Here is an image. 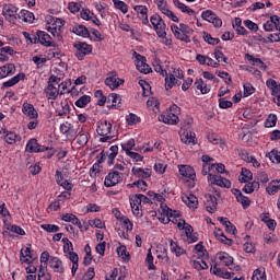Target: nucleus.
<instances>
[{
	"label": "nucleus",
	"mask_w": 280,
	"mask_h": 280,
	"mask_svg": "<svg viewBox=\"0 0 280 280\" xmlns=\"http://www.w3.org/2000/svg\"><path fill=\"white\" fill-rule=\"evenodd\" d=\"M110 130H113V124L108 122V120L101 121L96 128L97 135H100L101 143H110V141H117V137L108 136L110 135Z\"/></svg>",
	"instance_id": "obj_1"
},
{
	"label": "nucleus",
	"mask_w": 280,
	"mask_h": 280,
	"mask_svg": "<svg viewBox=\"0 0 280 280\" xmlns=\"http://www.w3.org/2000/svg\"><path fill=\"white\" fill-rule=\"evenodd\" d=\"M26 152H38V140L31 139L26 144Z\"/></svg>",
	"instance_id": "obj_44"
},
{
	"label": "nucleus",
	"mask_w": 280,
	"mask_h": 280,
	"mask_svg": "<svg viewBox=\"0 0 280 280\" xmlns=\"http://www.w3.org/2000/svg\"><path fill=\"white\" fill-rule=\"evenodd\" d=\"M153 69L154 71H156V73H160V75H162L163 78H165V89L166 91H170V89H173L174 84H176L178 82V80H176V77L174 74H170L167 77V70L163 69V66H161V60L155 59L153 61Z\"/></svg>",
	"instance_id": "obj_2"
},
{
	"label": "nucleus",
	"mask_w": 280,
	"mask_h": 280,
	"mask_svg": "<svg viewBox=\"0 0 280 280\" xmlns=\"http://www.w3.org/2000/svg\"><path fill=\"white\" fill-rule=\"evenodd\" d=\"M171 30H172L175 38H177L178 40H183L184 43H191V38L189 37V35H186V34H184L183 31L178 30L177 25L171 26Z\"/></svg>",
	"instance_id": "obj_23"
},
{
	"label": "nucleus",
	"mask_w": 280,
	"mask_h": 280,
	"mask_svg": "<svg viewBox=\"0 0 280 280\" xmlns=\"http://www.w3.org/2000/svg\"><path fill=\"white\" fill-rule=\"evenodd\" d=\"M161 209L162 213L158 219L160 220V222H162V224H170V214L167 213L165 206H161Z\"/></svg>",
	"instance_id": "obj_45"
},
{
	"label": "nucleus",
	"mask_w": 280,
	"mask_h": 280,
	"mask_svg": "<svg viewBox=\"0 0 280 280\" xmlns=\"http://www.w3.org/2000/svg\"><path fill=\"white\" fill-rule=\"evenodd\" d=\"M233 106V102L225 101L224 98H219V108H231Z\"/></svg>",
	"instance_id": "obj_63"
},
{
	"label": "nucleus",
	"mask_w": 280,
	"mask_h": 280,
	"mask_svg": "<svg viewBox=\"0 0 280 280\" xmlns=\"http://www.w3.org/2000/svg\"><path fill=\"white\" fill-rule=\"evenodd\" d=\"M236 200L242 205L243 209H248L250 207V199L246 196L240 195Z\"/></svg>",
	"instance_id": "obj_53"
},
{
	"label": "nucleus",
	"mask_w": 280,
	"mask_h": 280,
	"mask_svg": "<svg viewBox=\"0 0 280 280\" xmlns=\"http://www.w3.org/2000/svg\"><path fill=\"white\" fill-rule=\"evenodd\" d=\"M244 25L247 26V28L252 32H257L259 30V26L250 20L244 21Z\"/></svg>",
	"instance_id": "obj_62"
},
{
	"label": "nucleus",
	"mask_w": 280,
	"mask_h": 280,
	"mask_svg": "<svg viewBox=\"0 0 280 280\" xmlns=\"http://www.w3.org/2000/svg\"><path fill=\"white\" fill-rule=\"evenodd\" d=\"M133 10H135V12H137V14H140L142 25H148V23H150V20H148V7H145V5H136L133 8Z\"/></svg>",
	"instance_id": "obj_20"
},
{
	"label": "nucleus",
	"mask_w": 280,
	"mask_h": 280,
	"mask_svg": "<svg viewBox=\"0 0 280 280\" xmlns=\"http://www.w3.org/2000/svg\"><path fill=\"white\" fill-rule=\"evenodd\" d=\"M114 1V5L117 10H120V12H122V14H126L128 12V4H126V2L121 1V0H113Z\"/></svg>",
	"instance_id": "obj_46"
},
{
	"label": "nucleus",
	"mask_w": 280,
	"mask_h": 280,
	"mask_svg": "<svg viewBox=\"0 0 280 280\" xmlns=\"http://www.w3.org/2000/svg\"><path fill=\"white\" fill-rule=\"evenodd\" d=\"M49 268H52L54 272H58L59 275L65 272V265H62V260L56 256L50 257Z\"/></svg>",
	"instance_id": "obj_15"
},
{
	"label": "nucleus",
	"mask_w": 280,
	"mask_h": 280,
	"mask_svg": "<svg viewBox=\"0 0 280 280\" xmlns=\"http://www.w3.org/2000/svg\"><path fill=\"white\" fill-rule=\"evenodd\" d=\"M31 259H34V256L32 255V244H28V247H26L24 250L21 249L20 261H22V264H32Z\"/></svg>",
	"instance_id": "obj_22"
},
{
	"label": "nucleus",
	"mask_w": 280,
	"mask_h": 280,
	"mask_svg": "<svg viewBox=\"0 0 280 280\" xmlns=\"http://www.w3.org/2000/svg\"><path fill=\"white\" fill-rule=\"evenodd\" d=\"M22 112L26 117H30V119H37L38 118V112H36V108H34V105L30 103H24Z\"/></svg>",
	"instance_id": "obj_19"
},
{
	"label": "nucleus",
	"mask_w": 280,
	"mask_h": 280,
	"mask_svg": "<svg viewBox=\"0 0 280 280\" xmlns=\"http://www.w3.org/2000/svg\"><path fill=\"white\" fill-rule=\"evenodd\" d=\"M220 261H223L224 266H232L233 257H231L228 253H220L219 254Z\"/></svg>",
	"instance_id": "obj_43"
},
{
	"label": "nucleus",
	"mask_w": 280,
	"mask_h": 280,
	"mask_svg": "<svg viewBox=\"0 0 280 280\" xmlns=\"http://www.w3.org/2000/svg\"><path fill=\"white\" fill-rule=\"evenodd\" d=\"M182 200L189 209H198V197L194 194H183Z\"/></svg>",
	"instance_id": "obj_13"
},
{
	"label": "nucleus",
	"mask_w": 280,
	"mask_h": 280,
	"mask_svg": "<svg viewBox=\"0 0 280 280\" xmlns=\"http://www.w3.org/2000/svg\"><path fill=\"white\" fill-rule=\"evenodd\" d=\"M132 148H135V139H129L127 142L121 143V149L126 151V154H130L132 151Z\"/></svg>",
	"instance_id": "obj_48"
},
{
	"label": "nucleus",
	"mask_w": 280,
	"mask_h": 280,
	"mask_svg": "<svg viewBox=\"0 0 280 280\" xmlns=\"http://www.w3.org/2000/svg\"><path fill=\"white\" fill-rule=\"evenodd\" d=\"M130 206L136 218H141L143 215V211L141 210V199L137 195L130 199Z\"/></svg>",
	"instance_id": "obj_12"
},
{
	"label": "nucleus",
	"mask_w": 280,
	"mask_h": 280,
	"mask_svg": "<svg viewBox=\"0 0 280 280\" xmlns=\"http://www.w3.org/2000/svg\"><path fill=\"white\" fill-rule=\"evenodd\" d=\"M137 63L136 67L140 73H150L152 71V68L147 62L145 57L141 56L140 54L135 52Z\"/></svg>",
	"instance_id": "obj_10"
},
{
	"label": "nucleus",
	"mask_w": 280,
	"mask_h": 280,
	"mask_svg": "<svg viewBox=\"0 0 280 280\" xmlns=\"http://www.w3.org/2000/svg\"><path fill=\"white\" fill-rule=\"evenodd\" d=\"M150 23L152 24L153 30L155 31L159 38H165V36H167V25L165 24V21H163V18H161V15L156 13L153 14L150 18Z\"/></svg>",
	"instance_id": "obj_3"
},
{
	"label": "nucleus",
	"mask_w": 280,
	"mask_h": 280,
	"mask_svg": "<svg viewBox=\"0 0 280 280\" xmlns=\"http://www.w3.org/2000/svg\"><path fill=\"white\" fill-rule=\"evenodd\" d=\"M77 142L81 147L86 145V143H89V136H86V133H79Z\"/></svg>",
	"instance_id": "obj_56"
},
{
	"label": "nucleus",
	"mask_w": 280,
	"mask_h": 280,
	"mask_svg": "<svg viewBox=\"0 0 280 280\" xmlns=\"http://www.w3.org/2000/svg\"><path fill=\"white\" fill-rule=\"evenodd\" d=\"M205 207L208 213H215L218 210V198L213 195H206Z\"/></svg>",
	"instance_id": "obj_11"
},
{
	"label": "nucleus",
	"mask_w": 280,
	"mask_h": 280,
	"mask_svg": "<svg viewBox=\"0 0 280 280\" xmlns=\"http://www.w3.org/2000/svg\"><path fill=\"white\" fill-rule=\"evenodd\" d=\"M44 47H56V43L51 40V35L44 31H37V44Z\"/></svg>",
	"instance_id": "obj_9"
},
{
	"label": "nucleus",
	"mask_w": 280,
	"mask_h": 280,
	"mask_svg": "<svg viewBox=\"0 0 280 280\" xmlns=\"http://www.w3.org/2000/svg\"><path fill=\"white\" fill-rule=\"evenodd\" d=\"M208 180L211 185H218V187H224L225 189H231V180L224 178L220 175L208 174Z\"/></svg>",
	"instance_id": "obj_6"
},
{
	"label": "nucleus",
	"mask_w": 280,
	"mask_h": 280,
	"mask_svg": "<svg viewBox=\"0 0 280 280\" xmlns=\"http://www.w3.org/2000/svg\"><path fill=\"white\" fill-rule=\"evenodd\" d=\"M46 95L48 97V100H56V97H58V88H56V85L54 84H48L47 89L45 90Z\"/></svg>",
	"instance_id": "obj_35"
},
{
	"label": "nucleus",
	"mask_w": 280,
	"mask_h": 280,
	"mask_svg": "<svg viewBox=\"0 0 280 280\" xmlns=\"http://www.w3.org/2000/svg\"><path fill=\"white\" fill-rule=\"evenodd\" d=\"M25 78V73H19L15 77L11 78L9 81L2 83V89H10V86H14L19 84L20 80Z\"/></svg>",
	"instance_id": "obj_27"
},
{
	"label": "nucleus",
	"mask_w": 280,
	"mask_h": 280,
	"mask_svg": "<svg viewBox=\"0 0 280 280\" xmlns=\"http://www.w3.org/2000/svg\"><path fill=\"white\" fill-rule=\"evenodd\" d=\"M198 91H200L202 93V95H206V93H209V91H211V89H209L207 86V84L205 83V81L202 79H199L198 81L195 82Z\"/></svg>",
	"instance_id": "obj_42"
},
{
	"label": "nucleus",
	"mask_w": 280,
	"mask_h": 280,
	"mask_svg": "<svg viewBox=\"0 0 280 280\" xmlns=\"http://www.w3.org/2000/svg\"><path fill=\"white\" fill-rule=\"evenodd\" d=\"M277 126V115L270 114L265 121V128H275Z\"/></svg>",
	"instance_id": "obj_47"
},
{
	"label": "nucleus",
	"mask_w": 280,
	"mask_h": 280,
	"mask_svg": "<svg viewBox=\"0 0 280 280\" xmlns=\"http://www.w3.org/2000/svg\"><path fill=\"white\" fill-rule=\"evenodd\" d=\"M72 32L73 34H77V36H82V38H89L91 36L89 28H86L84 25L74 26Z\"/></svg>",
	"instance_id": "obj_28"
},
{
	"label": "nucleus",
	"mask_w": 280,
	"mask_h": 280,
	"mask_svg": "<svg viewBox=\"0 0 280 280\" xmlns=\"http://www.w3.org/2000/svg\"><path fill=\"white\" fill-rule=\"evenodd\" d=\"M91 102V96L83 95L74 104L78 108H84Z\"/></svg>",
	"instance_id": "obj_41"
},
{
	"label": "nucleus",
	"mask_w": 280,
	"mask_h": 280,
	"mask_svg": "<svg viewBox=\"0 0 280 280\" xmlns=\"http://www.w3.org/2000/svg\"><path fill=\"white\" fill-rule=\"evenodd\" d=\"M180 139L186 145H196V133L191 131H183Z\"/></svg>",
	"instance_id": "obj_21"
},
{
	"label": "nucleus",
	"mask_w": 280,
	"mask_h": 280,
	"mask_svg": "<svg viewBox=\"0 0 280 280\" xmlns=\"http://www.w3.org/2000/svg\"><path fill=\"white\" fill-rule=\"evenodd\" d=\"M42 229L47 231V233H58V231H60V228L55 224H43Z\"/></svg>",
	"instance_id": "obj_55"
},
{
	"label": "nucleus",
	"mask_w": 280,
	"mask_h": 280,
	"mask_svg": "<svg viewBox=\"0 0 280 280\" xmlns=\"http://www.w3.org/2000/svg\"><path fill=\"white\" fill-rule=\"evenodd\" d=\"M131 172L135 176H137V178H150V176H152V170L150 168L133 167Z\"/></svg>",
	"instance_id": "obj_25"
},
{
	"label": "nucleus",
	"mask_w": 280,
	"mask_h": 280,
	"mask_svg": "<svg viewBox=\"0 0 280 280\" xmlns=\"http://www.w3.org/2000/svg\"><path fill=\"white\" fill-rule=\"evenodd\" d=\"M214 235L217 240L221 242V244H225L226 246L233 245V240L226 237V235L223 234L222 230L214 231Z\"/></svg>",
	"instance_id": "obj_32"
},
{
	"label": "nucleus",
	"mask_w": 280,
	"mask_h": 280,
	"mask_svg": "<svg viewBox=\"0 0 280 280\" xmlns=\"http://www.w3.org/2000/svg\"><path fill=\"white\" fill-rule=\"evenodd\" d=\"M62 27H65V20L59 18H52L51 23H48L46 30L50 32L52 36H56V34H58V32H60Z\"/></svg>",
	"instance_id": "obj_8"
},
{
	"label": "nucleus",
	"mask_w": 280,
	"mask_h": 280,
	"mask_svg": "<svg viewBox=\"0 0 280 280\" xmlns=\"http://www.w3.org/2000/svg\"><path fill=\"white\" fill-rule=\"evenodd\" d=\"M203 40L208 43V45H218L220 43V38H214L209 33H203Z\"/></svg>",
	"instance_id": "obj_52"
},
{
	"label": "nucleus",
	"mask_w": 280,
	"mask_h": 280,
	"mask_svg": "<svg viewBox=\"0 0 280 280\" xmlns=\"http://www.w3.org/2000/svg\"><path fill=\"white\" fill-rule=\"evenodd\" d=\"M210 272L217 277H221L222 279H231V272L224 268H219L218 265L211 267Z\"/></svg>",
	"instance_id": "obj_24"
},
{
	"label": "nucleus",
	"mask_w": 280,
	"mask_h": 280,
	"mask_svg": "<svg viewBox=\"0 0 280 280\" xmlns=\"http://www.w3.org/2000/svg\"><path fill=\"white\" fill-rule=\"evenodd\" d=\"M267 156L271 163H280V152H278L277 150L273 149L267 154Z\"/></svg>",
	"instance_id": "obj_51"
},
{
	"label": "nucleus",
	"mask_w": 280,
	"mask_h": 280,
	"mask_svg": "<svg viewBox=\"0 0 280 280\" xmlns=\"http://www.w3.org/2000/svg\"><path fill=\"white\" fill-rule=\"evenodd\" d=\"M122 83H124V80L117 79L116 77H108L105 80L106 86H109V89H113V90L121 86Z\"/></svg>",
	"instance_id": "obj_29"
},
{
	"label": "nucleus",
	"mask_w": 280,
	"mask_h": 280,
	"mask_svg": "<svg viewBox=\"0 0 280 280\" xmlns=\"http://www.w3.org/2000/svg\"><path fill=\"white\" fill-rule=\"evenodd\" d=\"M19 19H22L24 23H34V13L27 11V10H22L19 14Z\"/></svg>",
	"instance_id": "obj_36"
},
{
	"label": "nucleus",
	"mask_w": 280,
	"mask_h": 280,
	"mask_svg": "<svg viewBox=\"0 0 280 280\" xmlns=\"http://www.w3.org/2000/svg\"><path fill=\"white\" fill-rule=\"evenodd\" d=\"M117 255L121 257L122 261H130V253L125 245H121L117 248Z\"/></svg>",
	"instance_id": "obj_37"
},
{
	"label": "nucleus",
	"mask_w": 280,
	"mask_h": 280,
	"mask_svg": "<svg viewBox=\"0 0 280 280\" xmlns=\"http://www.w3.org/2000/svg\"><path fill=\"white\" fill-rule=\"evenodd\" d=\"M217 15L218 14H215L213 11L207 10L201 13V19H203V21H208V23H212L213 18Z\"/></svg>",
	"instance_id": "obj_49"
},
{
	"label": "nucleus",
	"mask_w": 280,
	"mask_h": 280,
	"mask_svg": "<svg viewBox=\"0 0 280 280\" xmlns=\"http://www.w3.org/2000/svg\"><path fill=\"white\" fill-rule=\"evenodd\" d=\"M3 139L9 145H12L16 143V141H21V136L12 132V131H7V133L3 136Z\"/></svg>",
	"instance_id": "obj_30"
},
{
	"label": "nucleus",
	"mask_w": 280,
	"mask_h": 280,
	"mask_svg": "<svg viewBox=\"0 0 280 280\" xmlns=\"http://www.w3.org/2000/svg\"><path fill=\"white\" fill-rule=\"evenodd\" d=\"M266 84L272 91L271 95H280V84L273 79H268Z\"/></svg>",
	"instance_id": "obj_34"
},
{
	"label": "nucleus",
	"mask_w": 280,
	"mask_h": 280,
	"mask_svg": "<svg viewBox=\"0 0 280 280\" xmlns=\"http://www.w3.org/2000/svg\"><path fill=\"white\" fill-rule=\"evenodd\" d=\"M11 233H16V235H25V230L18 225H10L7 228Z\"/></svg>",
	"instance_id": "obj_57"
},
{
	"label": "nucleus",
	"mask_w": 280,
	"mask_h": 280,
	"mask_svg": "<svg viewBox=\"0 0 280 280\" xmlns=\"http://www.w3.org/2000/svg\"><path fill=\"white\" fill-rule=\"evenodd\" d=\"M61 220L63 222H71L72 224H74V226H78L82 233H84V230L82 229V222L75 217V214L66 213L61 217Z\"/></svg>",
	"instance_id": "obj_18"
},
{
	"label": "nucleus",
	"mask_w": 280,
	"mask_h": 280,
	"mask_svg": "<svg viewBox=\"0 0 280 280\" xmlns=\"http://www.w3.org/2000/svg\"><path fill=\"white\" fill-rule=\"evenodd\" d=\"M240 183H248V180H253V172L247 168H242L241 177H238Z\"/></svg>",
	"instance_id": "obj_39"
},
{
	"label": "nucleus",
	"mask_w": 280,
	"mask_h": 280,
	"mask_svg": "<svg viewBox=\"0 0 280 280\" xmlns=\"http://www.w3.org/2000/svg\"><path fill=\"white\" fill-rule=\"evenodd\" d=\"M180 176H184L185 178H189V180H196V171L194 167L189 165H179L178 166Z\"/></svg>",
	"instance_id": "obj_14"
},
{
	"label": "nucleus",
	"mask_w": 280,
	"mask_h": 280,
	"mask_svg": "<svg viewBox=\"0 0 280 280\" xmlns=\"http://www.w3.org/2000/svg\"><path fill=\"white\" fill-rule=\"evenodd\" d=\"M171 252L176 255V257H180V255H185L186 250L178 246V243L174 242V240H170Z\"/></svg>",
	"instance_id": "obj_33"
},
{
	"label": "nucleus",
	"mask_w": 280,
	"mask_h": 280,
	"mask_svg": "<svg viewBox=\"0 0 280 280\" xmlns=\"http://www.w3.org/2000/svg\"><path fill=\"white\" fill-rule=\"evenodd\" d=\"M255 93V89L253 84L250 83H245L244 84V97H248L249 95H253Z\"/></svg>",
	"instance_id": "obj_59"
},
{
	"label": "nucleus",
	"mask_w": 280,
	"mask_h": 280,
	"mask_svg": "<svg viewBox=\"0 0 280 280\" xmlns=\"http://www.w3.org/2000/svg\"><path fill=\"white\" fill-rule=\"evenodd\" d=\"M145 261L149 264V270H156V266H154V256H152V249L148 250Z\"/></svg>",
	"instance_id": "obj_50"
},
{
	"label": "nucleus",
	"mask_w": 280,
	"mask_h": 280,
	"mask_svg": "<svg viewBox=\"0 0 280 280\" xmlns=\"http://www.w3.org/2000/svg\"><path fill=\"white\" fill-rule=\"evenodd\" d=\"M214 57H215V60H218V62H229V58H226L224 56V52L220 51V50H217L214 51Z\"/></svg>",
	"instance_id": "obj_61"
},
{
	"label": "nucleus",
	"mask_w": 280,
	"mask_h": 280,
	"mask_svg": "<svg viewBox=\"0 0 280 280\" xmlns=\"http://www.w3.org/2000/svg\"><path fill=\"white\" fill-rule=\"evenodd\" d=\"M160 121L168 126H176V124H178V116L171 109L168 113L160 116Z\"/></svg>",
	"instance_id": "obj_16"
},
{
	"label": "nucleus",
	"mask_w": 280,
	"mask_h": 280,
	"mask_svg": "<svg viewBox=\"0 0 280 280\" xmlns=\"http://www.w3.org/2000/svg\"><path fill=\"white\" fill-rule=\"evenodd\" d=\"M51 257L49 255V252H43L40 255V264H44L45 268H47V262H49L51 260Z\"/></svg>",
	"instance_id": "obj_60"
},
{
	"label": "nucleus",
	"mask_w": 280,
	"mask_h": 280,
	"mask_svg": "<svg viewBox=\"0 0 280 280\" xmlns=\"http://www.w3.org/2000/svg\"><path fill=\"white\" fill-rule=\"evenodd\" d=\"M245 58L249 60V62H255L256 65H258L259 69H262L264 71L268 69V66H266V63H264V61L260 58H255L253 57V55L249 54H246Z\"/></svg>",
	"instance_id": "obj_38"
},
{
	"label": "nucleus",
	"mask_w": 280,
	"mask_h": 280,
	"mask_svg": "<svg viewBox=\"0 0 280 280\" xmlns=\"http://www.w3.org/2000/svg\"><path fill=\"white\" fill-rule=\"evenodd\" d=\"M22 35L26 40H28L32 45H38V32L36 33H27L22 32Z\"/></svg>",
	"instance_id": "obj_40"
},
{
	"label": "nucleus",
	"mask_w": 280,
	"mask_h": 280,
	"mask_svg": "<svg viewBox=\"0 0 280 280\" xmlns=\"http://www.w3.org/2000/svg\"><path fill=\"white\" fill-rule=\"evenodd\" d=\"M14 73H16V66H14V63H7L0 67V80L9 75H14Z\"/></svg>",
	"instance_id": "obj_17"
},
{
	"label": "nucleus",
	"mask_w": 280,
	"mask_h": 280,
	"mask_svg": "<svg viewBox=\"0 0 280 280\" xmlns=\"http://www.w3.org/2000/svg\"><path fill=\"white\" fill-rule=\"evenodd\" d=\"M124 180V177H121V174L117 171H112L108 173V175L105 177L104 185L105 187H115V185H119Z\"/></svg>",
	"instance_id": "obj_7"
},
{
	"label": "nucleus",
	"mask_w": 280,
	"mask_h": 280,
	"mask_svg": "<svg viewBox=\"0 0 280 280\" xmlns=\"http://www.w3.org/2000/svg\"><path fill=\"white\" fill-rule=\"evenodd\" d=\"M268 191H271V194H277V191H280V182H272V184L268 187Z\"/></svg>",
	"instance_id": "obj_64"
},
{
	"label": "nucleus",
	"mask_w": 280,
	"mask_h": 280,
	"mask_svg": "<svg viewBox=\"0 0 280 280\" xmlns=\"http://www.w3.org/2000/svg\"><path fill=\"white\" fill-rule=\"evenodd\" d=\"M173 3L175 5V8H178V10H180L182 12H184L186 14H189V15L196 14V11H194V9H190L185 3L180 2V0H173Z\"/></svg>",
	"instance_id": "obj_31"
},
{
	"label": "nucleus",
	"mask_w": 280,
	"mask_h": 280,
	"mask_svg": "<svg viewBox=\"0 0 280 280\" xmlns=\"http://www.w3.org/2000/svg\"><path fill=\"white\" fill-rule=\"evenodd\" d=\"M75 51V58L78 60H84L85 56H89V54L93 52V45H89L84 42H77L73 44Z\"/></svg>",
	"instance_id": "obj_4"
},
{
	"label": "nucleus",
	"mask_w": 280,
	"mask_h": 280,
	"mask_svg": "<svg viewBox=\"0 0 280 280\" xmlns=\"http://www.w3.org/2000/svg\"><path fill=\"white\" fill-rule=\"evenodd\" d=\"M252 280H266V271L260 269L254 270Z\"/></svg>",
	"instance_id": "obj_54"
},
{
	"label": "nucleus",
	"mask_w": 280,
	"mask_h": 280,
	"mask_svg": "<svg viewBox=\"0 0 280 280\" xmlns=\"http://www.w3.org/2000/svg\"><path fill=\"white\" fill-rule=\"evenodd\" d=\"M128 126H135V124H139V116L135 114H129L126 118Z\"/></svg>",
	"instance_id": "obj_58"
},
{
	"label": "nucleus",
	"mask_w": 280,
	"mask_h": 280,
	"mask_svg": "<svg viewBox=\"0 0 280 280\" xmlns=\"http://www.w3.org/2000/svg\"><path fill=\"white\" fill-rule=\"evenodd\" d=\"M107 102L108 104L112 102L109 108H119L121 106V96H119V94L112 93L108 95Z\"/></svg>",
	"instance_id": "obj_26"
},
{
	"label": "nucleus",
	"mask_w": 280,
	"mask_h": 280,
	"mask_svg": "<svg viewBox=\"0 0 280 280\" xmlns=\"http://www.w3.org/2000/svg\"><path fill=\"white\" fill-rule=\"evenodd\" d=\"M2 14L4 19L9 21V23H16V19L19 16V8L14 7V4H4Z\"/></svg>",
	"instance_id": "obj_5"
}]
</instances>
